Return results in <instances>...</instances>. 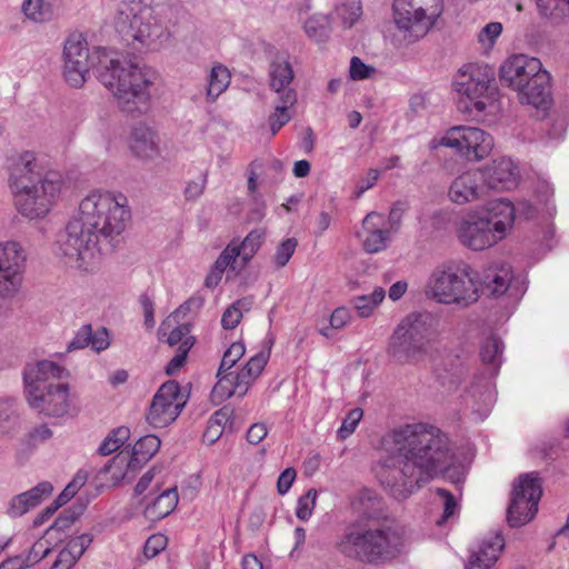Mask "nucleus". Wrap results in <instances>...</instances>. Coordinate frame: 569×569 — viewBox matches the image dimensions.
Returning a JSON list of instances; mask_svg holds the SVG:
<instances>
[{
  "label": "nucleus",
  "instance_id": "62",
  "mask_svg": "<svg viewBox=\"0 0 569 569\" xmlns=\"http://www.w3.org/2000/svg\"><path fill=\"white\" fill-rule=\"evenodd\" d=\"M78 517L79 512L67 509L54 520L50 529L62 531L69 528L78 519Z\"/></svg>",
  "mask_w": 569,
  "mask_h": 569
},
{
  "label": "nucleus",
  "instance_id": "14",
  "mask_svg": "<svg viewBox=\"0 0 569 569\" xmlns=\"http://www.w3.org/2000/svg\"><path fill=\"white\" fill-rule=\"evenodd\" d=\"M183 406L180 385L169 380L153 396L146 416L147 421L154 428H163L177 419Z\"/></svg>",
  "mask_w": 569,
  "mask_h": 569
},
{
  "label": "nucleus",
  "instance_id": "40",
  "mask_svg": "<svg viewBox=\"0 0 569 569\" xmlns=\"http://www.w3.org/2000/svg\"><path fill=\"white\" fill-rule=\"evenodd\" d=\"M130 466L132 463H130L127 456L117 455L100 469L99 477L114 486L124 478L127 468Z\"/></svg>",
  "mask_w": 569,
  "mask_h": 569
},
{
  "label": "nucleus",
  "instance_id": "43",
  "mask_svg": "<svg viewBox=\"0 0 569 569\" xmlns=\"http://www.w3.org/2000/svg\"><path fill=\"white\" fill-rule=\"evenodd\" d=\"M385 296V290L381 287H378L370 296L363 295L353 298L352 305L360 317L367 318L372 313L373 309L382 302Z\"/></svg>",
  "mask_w": 569,
  "mask_h": 569
},
{
  "label": "nucleus",
  "instance_id": "30",
  "mask_svg": "<svg viewBox=\"0 0 569 569\" xmlns=\"http://www.w3.org/2000/svg\"><path fill=\"white\" fill-rule=\"evenodd\" d=\"M92 542V536L83 533L70 539L67 546L59 552L51 569H70L84 553Z\"/></svg>",
  "mask_w": 569,
  "mask_h": 569
},
{
  "label": "nucleus",
  "instance_id": "52",
  "mask_svg": "<svg viewBox=\"0 0 569 569\" xmlns=\"http://www.w3.org/2000/svg\"><path fill=\"white\" fill-rule=\"evenodd\" d=\"M243 305V300H237L226 309L221 318V325L224 329H234L239 325L242 318L241 308Z\"/></svg>",
  "mask_w": 569,
  "mask_h": 569
},
{
  "label": "nucleus",
  "instance_id": "11",
  "mask_svg": "<svg viewBox=\"0 0 569 569\" xmlns=\"http://www.w3.org/2000/svg\"><path fill=\"white\" fill-rule=\"evenodd\" d=\"M495 72L487 64L465 66L455 78L453 87L460 94L459 109L466 113L482 112L486 100L495 93Z\"/></svg>",
  "mask_w": 569,
  "mask_h": 569
},
{
  "label": "nucleus",
  "instance_id": "6",
  "mask_svg": "<svg viewBox=\"0 0 569 569\" xmlns=\"http://www.w3.org/2000/svg\"><path fill=\"white\" fill-rule=\"evenodd\" d=\"M117 32L126 40L137 41L157 50L168 40L167 29L153 17L152 8L141 0L122 1L114 18Z\"/></svg>",
  "mask_w": 569,
  "mask_h": 569
},
{
  "label": "nucleus",
  "instance_id": "61",
  "mask_svg": "<svg viewBox=\"0 0 569 569\" xmlns=\"http://www.w3.org/2000/svg\"><path fill=\"white\" fill-rule=\"evenodd\" d=\"M296 477H297V472L293 468L284 469L280 473L278 481H277L278 493L281 496L286 495L290 490Z\"/></svg>",
  "mask_w": 569,
  "mask_h": 569
},
{
  "label": "nucleus",
  "instance_id": "3",
  "mask_svg": "<svg viewBox=\"0 0 569 569\" xmlns=\"http://www.w3.org/2000/svg\"><path fill=\"white\" fill-rule=\"evenodd\" d=\"M92 70L99 81L113 94L122 111L143 112L148 108L150 87L156 73L148 67H140L106 48L98 47L89 52L87 41L81 34H71L63 47V76L74 88L87 81Z\"/></svg>",
  "mask_w": 569,
  "mask_h": 569
},
{
  "label": "nucleus",
  "instance_id": "57",
  "mask_svg": "<svg viewBox=\"0 0 569 569\" xmlns=\"http://www.w3.org/2000/svg\"><path fill=\"white\" fill-rule=\"evenodd\" d=\"M336 11L343 26L347 28H351L361 14L360 6L356 4H341Z\"/></svg>",
  "mask_w": 569,
  "mask_h": 569
},
{
  "label": "nucleus",
  "instance_id": "18",
  "mask_svg": "<svg viewBox=\"0 0 569 569\" xmlns=\"http://www.w3.org/2000/svg\"><path fill=\"white\" fill-rule=\"evenodd\" d=\"M69 377V371L50 360H41L28 363L23 369V382L26 398L38 395V391L46 389L53 379H63Z\"/></svg>",
  "mask_w": 569,
  "mask_h": 569
},
{
  "label": "nucleus",
  "instance_id": "28",
  "mask_svg": "<svg viewBox=\"0 0 569 569\" xmlns=\"http://www.w3.org/2000/svg\"><path fill=\"white\" fill-rule=\"evenodd\" d=\"M109 336L104 328L92 331L90 325L82 326L69 342L67 351L90 347L93 351H102L109 347Z\"/></svg>",
  "mask_w": 569,
  "mask_h": 569
},
{
  "label": "nucleus",
  "instance_id": "64",
  "mask_svg": "<svg viewBox=\"0 0 569 569\" xmlns=\"http://www.w3.org/2000/svg\"><path fill=\"white\" fill-rule=\"evenodd\" d=\"M233 415V410L224 406L221 409L217 410L209 419V422L217 427H222L226 429L227 425L230 422V419Z\"/></svg>",
  "mask_w": 569,
  "mask_h": 569
},
{
  "label": "nucleus",
  "instance_id": "17",
  "mask_svg": "<svg viewBox=\"0 0 569 569\" xmlns=\"http://www.w3.org/2000/svg\"><path fill=\"white\" fill-rule=\"evenodd\" d=\"M457 234L459 241L471 250H483L501 240L483 216H469L463 219Z\"/></svg>",
  "mask_w": 569,
  "mask_h": 569
},
{
  "label": "nucleus",
  "instance_id": "9",
  "mask_svg": "<svg viewBox=\"0 0 569 569\" xmlns=\"http://www.w3.org/2000/svg\"><path fill=\"white\" fill-rule=\"evenodd\" d=\"M428 293L440 303L471 305L479 298L478 288L469 266H443L433 270Z\"/></svg>",
  "mask_w": 569,
  "mask_h": 569
},
{
  "label": "nucleus",
  "instance_id": "36",
  "mask_svg": "<svg viewBox=\"0 0 569 569\" xmlns=\"http://www.w3.org/2000/svg\"><path fill=\"white\" fill-rule=\"evenodd\" d=\"M160 446L161 441L154 435H147L141 437L132 448V455L130 458V463H132V467L149 461L158 452Z\"/></svg>",
  "mask_w": 569,
  "mask_h": 569
},
{
  "label": "nucleus",
  "instance_id": "13",
  "mask_svg": "<svg viewBox=\"0 0 569 569\" xmlns=\"http://www.w3.org/2000/svg\"><path fill=\"white\" fill-rule=\"evenodd\" d=\"M439 144L457 149L469 160H481L491 152L493 139L480 128L457 126L446 132Z\"/></svg>",
  "mask_w": 569,
  "mask_h": 569
},
{
  "label": "nucleus",
  "instance_id": "42",
  "mask_svg": "<svg viewBox=\"0 0 569 569\" xmlns=\"http://www.w3.org/2000/svg\"><path fill=\"white\" fill-rule=\"evenodd\" d=\"M130 437L129 428L121 426L111 430L98 448V452L108 456L117 451Z\"/></svg>",
  "mask_w": 569,
  "mask_h": 569
},
{
  "label": "nucleus",
  "instance_id": "35",
  "mask_svg": "<svg viewBox=\"0 0 569 569\" xmlns=\"http://www.w3.org/2000/svg\"><path fill=\"white\" fill-rule=\"evenodd\" d=\"M229 84V70L220 63L213 66L208 76V86L206 92L207 101L214 102L217 98L227 90Z\"/></svg>",
  "mask_w": 569,
  "mask_h": 569
},
{
  "label": "nucleus",
  "instance_id": "4",
  "mask_svg": "<svg viewBox=\"0 0 569 569\" xmlns=\"http://www.w3.org/2000/svg\"><path fill=\"white\" fill-rule=\"evenodd\" d=\"M63 180L59 172L44 171L36 156L26 151L11 163L9 187L19 213L30 220L43 219L60 194Z\"/></svg>",
  "mask_w": 569,
  "mask_h": 569
},
{
  "label": "nucleus",
  "instance_id": "47",
  "mask_svg": "<svg viewBox=\"0 0 569 569\" xmlns=\"http://www.w3.org/2000/svg\"><path fill=\"white\" fill-rule=\"evenodd\" d=\"M317 490L311 488L297 501L296 516L302 521H307L316 507Z\"/></svg>",
  "mask_w": 569,
  "mask_h": 569
},
{
  "label": "nucleus",
  "instance_id": "15",
  "mask_svg": "<svg viewBox=\"0 0 569 569\" xmlns=\"http://www.w3.org/2000/svg\"><path fill=\"white\" fill-rule=\"evenodd\" d=\"M26 254L16 241L0 242V297L14 296L22 283Z\"/></svg>",
  "mask_w": 569,
  "mask_h": 569
},
{
  "label": "nucleus",
  "instance_id": "44",
  "mask_svg": "<svg viewBox=\"0 0 569 569\" xmlns=\"http://www.w3.org/2000/svg\"><path fill=\"white\" fill-rule=\"evenodd\" d=\"M297 102V93L295 90H287L283 96L279 97V103L276 104L274 112L270 114L269 120H273L282 126L291 119L288 109Z\"/></svg>",
  "mask_w": 569,
  "mask_h": 569
},
{
  "label": "nucleus",
  "instance_id": "55",
  "mask_svg": "<svg viewBox=\"0 0 569 569\" xmlns=\"http://www.w3.org/2000/svg\"><path fill=\"white\" fill-rule=\"evenodd\" d=\"M237 258H239V250L233 248L232 244H228L219 254L212 267L222 272H224L228 267L234 269L233 264L237 262Z\"/></svg>",
  "mask_w": 569,
  "mask_h": 569
},
{
  "label": "nucleus",
  "instance_id": "20",
  "mask_svg": "<svg viewBox=\"0 0 569 569\" xmlns=\"http://www.w3.org/2000/svg\"><path fill=\"white\" fill-rule=\"evenodd\" d=\"M549 80V73L541 67L540 71L531 76L530 80L517 91L519 101L536 109H548L551 102Z\"/></svg>",
  "mask_w": 569,
  "mask_h": 569
},
{
  "label": "nucleus",
  "instance_id": "51",
  "mask_svg": "<svg viewBox=\"0 0 569 569\" xmlns=\"http://www.w3.org/2000/svg\"><path fill=\"white\" fill-rule=\"evenodd\" d=\"M363 417V411L361 408H355L350 410L347 417L343 419L341 427L338 430V437L340 439H346L350 435L353 433L360 420Z\"/></svg>",
  "mask_w": 569,
  "mask_h": 569
},
{
  "label": "nucleus",
  "instance_id": "48",
  "mask_svg": "<svg viewBox=\"0 0 569 569\" xmlns=\"http://www.w3.org/2000/svg\"><path fill=\"white\" fill-rule=\"evenodd\" d=\"M246 348L242 342H233L223 353L219 367V375L229 371L244 355Z\"/></svg>",
  "mask_w": 569,
  "mask_h": 569
},
{
  "label": "nucleus",
  "instance_id": "10",
  "mask_svg": "<svg viewBox=\"0 0 569 569\" xmlns=\"http://www.w3.org/2000/svg\"><path fill=\"white\" fill-rule=\"evenodd\" d=\"M393 19L408 43L425 37L443 11L442 0H395Z\"/></svg>",
  "mask_w": 569,
  "mask_h": 569
},
{
  "label": "nucleus",
  "instance_id": "53",
  "mask_svg": "<svg viewBox=\"0 0 569 569\" xmlns=\"http://www.w3.org/2000/svg\"><path fill=\"white\" fill-rule=\"evenodd\" d=\"M192 348V341H186L183 345L178 347L176 356L166 366V373L168 376H174L180 371L187 360L188 352Z\"/></svg>",
  "mask_w": 569,
  "mask_h": 569
},
{
  "label": "nucleus",
  "instance_id": "41",
  "mask_svg": "<svg viewBox=\"0 0 569 569\" xmlns=\"http://www.w3.org/2000/svg\"><path fill=\"white\" fill-rule=\"evenodd\" d=\"M264 237L262 229H253L250 231L240 244L231 243L233 248L239 250V257L242 259L243 264L256 254L261 247Z\"/></svg>",
  "mask_w": 569,
  "mask_h": 569
},
{
  "label": "nucleus",
  "instance_id": "38",
  "mask_svg": "<svg viewBox=\"0 0 569 569\" xmlns=\"http://www.w3.org/2000/svg\"><path fill=\"white\" fill-rule=\"evenodd\" d=\"M218 382L214 385L212 389V397L213 399H218L219 401H222L224 399H228L234 395L242 398L244 395L241 393V390L238 387V381L236 372L232 371H226L222 375H219V371L217 372Z\"/></svg>",
  "mask_w": 569,
  "mask_h": 569
},
{
  "label": "nucleus",
  "instance_id": "45",
  "mask_svg": "<svg viewBox=\"0 0 569 569\" xmlns=\"http://www.w3.org/2000/svg\"><path fill=\"white\" fill-rule=\"evenodd\" d=\"M329 19L327 16H312L305 22L307 36L317 42L326 40L329 36Z\"/></svg>",
  "mask_w": 569,
  "mask_h": 569
},
{
  "label": "nucleus",
  "instance_id": "39",
  "mask_svg": "<svg viewBox=\"0 0 569 569\" xmlns=\"http://www.w3.org/2000/svg\"><path fill=\"white\" fill-rule=\"evenodd\" d=\"M539 13L552 23L569 19V0H537Z\"/></svg>",
  "mask_w": 569,
  "mask_h": 569
},
{
  "label": "nucleus",
  "instance_id": "1",
  "mask_svg": "<svg viewBox=\"0 0 569 569\" xmlns=\"http://www.w3.org/2000/svg\"><path fill=\"white\" fill-rule=\"evenodd\" d=\"M129 218L128 201L122 193L91 191L79 203L78 214L59 234V253L71 267L94 271L102 257L119 243Z\"/></svg>",
  "mask_w": 569,
  "mask_h": 569
},
{
  "label": "nucleus",
  "instance_id": "59",
  "mask_svg": "<svg viewBox=\"0 0 569 569\" xmlns=\"http://www.w3.org/2000/svg\"><path fill=\"white\" fill-rule=\"evenodd\" d=\"M375 68L366 64L360 58L352 57L350 60V78L353 80H363L370 78Z\"/></svg>",
  "mask_w": 569,
  "mask_h": 569
},
{
  "label": "nucleus",
  "instance_id": "26",
  "mask_svg": "<svg viewBox=\"0 0 569 569\" xmlns=\"http://www.w3.org/2000/svg\"><path fill=\"white\" fill-rule=\"evenodd\" d=\"M505 548V539L496 532L486 537L478 551L472 552L466 569H489L499 558Z\"/></svg>",
  "mask_w": 569,
  "mask_h": 569
},
{
  "label": "nucleus",
  "instance_id": "23",
  "mask_svg": "<svg viewBox=\"0 0 569 569\" xmlns=\"http://www.w3.org/2000/svg\"><path fill=\"white\" fill-rule=\"evenodd\" d=\"M129 148L139 159H152L159 154V137L152 128L139 123L131 130Z\"/></svg>",
  "mask_w": 569,
  "mask_h": 569
},
{
  "label": "nucleus",
  "instance_id": "21",
  "mask_svg": "<svg viewBox=\"0 0 569 569\" xmlns=\"http://www.w3.org/2000/svg\"><path fill=\"white\" fill-rule=\"evenodd\" d=\"M485 189V174L480 170H469L458 176L449 188L452 202L465 204L477 200Z\"/></svg>",
  "mask_w": 569,
  "mask_h": 569
},
{
  "label": "nucleus",
  "instance_id": "31",
  "mask_svg": "<svg viewBox=\"0 0 569 569\" xmlns=\"http://www.w3.org/2000/svg\"><path fill=\"white\" fill-rule=\"evenodd\" d=\"M269 357V348L260 350L248 360L246 366L239 372H236L238 377L237 379H239L238 387L242 395L248 392L252 382L261 375L262 370L268 363Z\"/></svg>",
  "mask_w": 569,
  "mask_h": 569
},
{
  "label": "nucleus",
  "instance_id": "46",
  "mask_svg": "<svg viewBox=\"0 0 569 569\" xmlns=\"http://www.w3.org/2000/svg\"><path fill=\"white\" fill-rule=\"evenodd\" d=\"M21 9L23 14L34 22H43L50 17L49 8L43 0H24Z\"/></svg>",
  "mask_w": 569,
  "mask_h": 569
},
{
  "label": "nucleus",
  "instance_id": "19",
  "mask_svg": "<svg viewBox=\"0 0 569 569\" xmlns=\"http://www.w3.org/2000/svg\"><path fill=\"white\" fill-rule=\"evenodd\" d=\"M542 67L539 59L526 54L509 57L500 67L499 76L502 84L518 91Z\"/></svg>",
  "mask_w": 569,
  "mask_h": 569
},
{
  "label": "nucleus",
  "instance_id": "8",
  "mask_svg": "<svg viewBox=\"0 0 569 569\" xmlns=\"http://www.w3.org/2000/svg\"><path fill=\"white\" fill-rule=\"evenodd\" d=\"M433 333L432 317L426 312H412L395 329L388 351L399 362H419L427 357Z\"/></svg>",
  "mask_w": 569,
  "mask_h": 569
},
{
  "label": "nucleus",
  "instance_id": "58",
  "mask_svg": "<svg viewBox=\"0 0 569 569\" xmlns=\"http://www.w3.org/2000/svg\"><path fill=\"white\" fill-rule=\"evenodd\" d=\"M501 32L502 24L500 22H489L480 30L478 41L482 44L492 46Z\"/></svg>",
  "mask_w": 569,
  "mask_h": 569
},
{
  "label": "nucleus",
  "instance_id": "54",
  "mask_svg": "<svg viewBox=\"0 0 569 569\" xmlns=\"http://www.w3.org/2000/svg\"><path fill=\"white\" fill-rule=\"evenodd\" d=\"M51 551L49 543L47 540L40 539L36 541L30 548L28 555L23 556L28 567H32L38 563L40 560L46 558Z\"/></svg>",
  "mask_w": 569,
  "mask_h": 569
},
{
  "label": "nucleus",
  "instance_id": "34",
  "mask_svg": "<svg viewBox=\"0 0 569 569\" xmlns=\"http://www.w3.org/2000/svg\"><path fill=\"white\" fill-rule=\"evenodd\" d=\"M270 87L279 97L283 96L287 90H292L290 83L293 80V70L291 64L286 60H276L270 67Z\"/></svg>",
  "mask_w": 569,
  "mask_h": 569
},
{
  "label": "nucleus",
  "instance_id": "7",
  "mask_svg": "<svg viewBox=\"0 0 569 569\" xmlns=\"http://www.w3.org/2000/svg\"><path fill=\"white\" fill-rule=\"evenodd\" d=\"M503 348L502 341L495 335L485 339L480 347V358L488 368L485 373L473 376L463 387L461 397L481 420L489 415L495 402L492 380L499 372Z\"/></svg>",
  "mask_w": 569,
  "mask_h": 569
},
{
  "label": "nucleus",
  "instance_id": "49",
  "mask_svg": "<svg viewBox=\"0 0 569 569\" xmlns=\"http://www.w3.org/2000/svg\"><path fill=\"white\" fill-rule=\"evenodd\" d=\"M297 240L295 238H288L283 240L276 249L273 257L274 263L278 268L284 267L297 248Z\"/></svg>",
  "mask_w": 569,
  "mask_h": 569
},
{
  "label": "nucleus",
  "instance_id": "27",
  "mask_svg": "<svg viewBox=\"0 0 569 569\" xmlns=\"http://www.w3.org/2000/svg\"><path fill=\"white\" fill-rule=\"evenodd\" d=\"M482 216L490 221V226L502 239L513 224L515 207L506 199H497L489 202L487 211Z\"/></svg>",
  "mask_w": 569,
  "mask_h": 569
},
{
  "label": "nucleus",
  "instance_id": "16",
  "mask_svg": "<svg viewBox=\"0 0 569 569\" xmlns=\"http://www.w3.org/2000/svg\"><path fill=\"white\" fill-rule=\"evenodd\" d=\"M70 388L67 382L49 383L38 395L29 396V406L49 417H63L70 409Z\"/></svg>",
  "mask_w": 569,
  "mask_h": 569
},
{
  "label": "nucleus",
  "instance_id": "63",
  "mask_svg": "<svg viewBox=\"0 0 569 569\" xmlns=\"http://www.w3.org/2000/svg\"><path fill=\"white\" fill-rule=\"evenodd\" d=\"M207 176L199 178L198 180L188 182L184 189V196L188 200H194L199 198L206 188Z\"/></svg>",
  "mask_w": 569,
  "mask_h": 569
},
{
  "label": "nucleus",
  "instance_id": "32",
  "mask_svg": "<svg viewBox=\"0 0 569 569\" xmlns=\"http://www.w3.org/2000/svg\"><path fill=\"white\" fill-rule=\"evenodd\" d=\"M376 219H381L380 214L370 212L362 221L363 228L369 232L363 241V248L369 253L380 252L387 247L389 240V231L377 228L379 223L375 222Z\"/></svg>",
  "mask_w": 569,
  "mask_h": 569
},
{
  "label": "nucleus",
  "instance_id": "2",
  "mask_svg": "<svg viewBox=\"0 0 569 569\" xmlns=\"http://www.w3.org/2000/svg\"><path fill=\"white\" fill-rule=\"evenodd\" d=\"M393 452L379 471V480L397 500L443 473L452 463L448 437L427 423H408L391 433Z\"/></svg>",
  "mask_w": 569,
  "mask_h": 569
},
{
  "label": "nucleus",
  "instance_id": "56",
  "mask_svg": "<svg viewBox=\"0 0 569 569\" xmlns=\"http://www.w3.org/2000/svg\"><path fill=\"white\" fill-rule=\"evenodd\" d=\"M191 326L190 323H180L169 333L167 342L170 346H180L186 341H192V346L194 345V338L190 335Z\"/></svg>",
  "mask_w": 569,
  "mask_h": 569
},
{
  "label": "nucleus",
  "instance_id": "25",
  "mask_svg": "<svg viewBox=\"0 0 569 569\" xmlns=\"http://www.w3.org/2000/svg\"><path fill=\"white\" fill-rule=\"evenodd\" d=\"M52 491V485L48 481H42L30 490L14 496L9 501L7 512L12 518L21 517L30 509L40 505Z\"/></svg>",
  "mask_w": 569,
  "mask_h": 569
},
{
  "label": "nucleus",
  "instance_id": "12",
  "mask_svg": "<svg viewBox=\"0 0 569 569\" xmlns=\"http://www.w3.org/2000/svg\"><path fill=\"white\" fill-rule=\"evenodd\" d=\"M542 496V480L537 472L520 475L513 483L507 520L518 528L530 522L538 512Z\"/></svg>",
  "mask_w": 569,
  "mask_h": 569
},
{
  "label": "nucleus",
  "instance_id": "37",
  "mask_svg": "<svg viewBox=\"0 0 569 569\" xmlns=\"http://www.w3.org/2000/svg\"><path fill=\"white\" fill-rule=\"evenodd\" d=\"M20 427L17 402L13 398L0 399V433L12 435Z\"/></svg>",
  "mask_w": 569,
  "mask_h": 569
},
{
  "label": "nucleus",
  "instance_id": "24",
  "mask_svg": "<svg viewBox=\"0 0 569 569\" xmlns=\"http://www.w3.org/2000/svg\"><path fill=\"white\" fill-rule=\"evenodd\" d=\"M485 183L495 190H509L517 184L518 169L510 158H501L493 161L486 171Z\"/></svg>",
  "mask_w": 569,
  "mask_h": 569
},
{
  "label": "nucleus",
  "instance_id": "50",
  "mask_svg": "<svg viewBox=\"0 0 569 569\" xmlns=\"http://www.w3.org/2000/svg\"><path fill=\"white\" fill-rule=\"evenodd\" d=\"M436 493L443 502L442 516L436 521L438 526H441L455 515L458 505L453 495L447 489L438 488Z\"/></svg>",
  "mask_w": 569,
  "mask_h": 569
},
{
  "label": "nucleus",
  "instance_id": "22",
  "mask_svg": "<svg viewBox=\"0 0 569 569\" xmlns=\"http://www.w3.org/2000/svg\"><path fill=\"white\" fill-rule=\"evenodd\" d=\"M512 280V270L508 263L495 262L483 269L479 282L481 290L492 297L506 293Z\"/></svg>",
  "mask_w": 569,
  "mask_h": 569
},
{
  "label": "nucleus",
  "instance_id": "60",
  "mask_svg": "<svg viewBox=\"0 0 569 569\" xmlns=\"http://www.w3.org/2000/svg\"><path fill=\"white\" fill-rule=\"evenodd\" d=\"M167 546V538L163 535H152L148 538L143 547V553L147 558L156 557Z\"/></svg>",
  "mask_w": 569,
  "mask_h": 569
},
{
  "label": "nucleus",
  "instance_id": "29",
  "mask_svg": "<svg viewBox=\"0 0 569 569\" xmlns=\"http://www.w3.org/2000/svg\"><path fill=\"white\" fill-rule=\"evenodd\" d=\"M468 365L460 356H449L442 368L437 369V377L449 390L458 389L468 373Z\"/></svg>",
  "mask_w": 569,
  "mask_h": 569
},
{
  "label": "nucleus",
  "instance_id": "5",
  "mask_svg": "<svg viewBox=\"0 0 569 569\" xmlns=\"http://www.w3.org/2000/svg\"><path fill=\"white\" fill-rule=\"evenodd\" d=\"M405 546L403 530L388 520L367 526L350 523L337 542L345 557L372 566L393 561L405 551Z\"/></svg>",
  "mask_w": 569,
  "mask_h": 569
},
{
  "label": "nucleus",
  "instance_id": "33",
  "mask_svg": "<svg viewBox=\"0 0 569 569\" xmlns=\"http://www.w3.org/2000/svg\"><path fill=\"white\" fill-rule=\"evenodd\" d=\"M178 500L176 488L166 489L151 503H147L144 513L152 519H162L174 510Z\"/></svg>",
  "mask_w": 569,
  "mask_h": 569
}]
</instances>
